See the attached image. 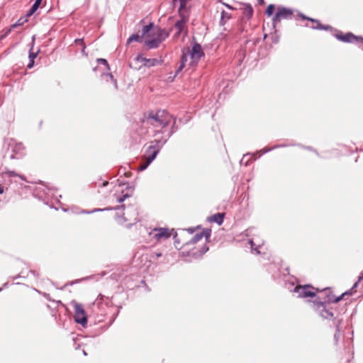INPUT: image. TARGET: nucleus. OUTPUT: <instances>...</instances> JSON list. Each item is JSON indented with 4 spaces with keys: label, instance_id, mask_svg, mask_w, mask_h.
Listing matches in <instances>:
<instances>
[{
    "label": "nucleus",
    "instance_id": "39",
    "mask_svg": "<svg viewBox=\"0 0 363 363\" xmlns=\"http://www.w3.org/2000/svg\"><path fill=\"white\" fill-rule=\"evenodd\" d=\"M34 66V60H29V63L27 65L28 69H31Z\"/></svg>",
    "mask_w": 363,
    "mask_h": 363
},
{
    "label": "nucleus",
    "instance_id": "10",
    "mask_svg": "<svg viewBox=\"0 0 363 363\" xmlns=\"http://www.w3.org/2000/svg\"><path fill=\"white\" fill-rule=\"evenodd\" d=\"M189 55L191 59V64L196 63L202 57H203L204 52L201 45L195 43L189 52Z\"/></svg>",
    "mask_w": 363,
    "mask_h": 363
},
{
    "label": "nucleus",
    "instance_id": "2",
    "mask_svg": "<svg viewBox=\"0 0 363 363\" xmlns=\"http://www.w3.org/2000/svg\"><path fill=\"white\" fill-rule=\"evenodd\" d=\"M174 131L169 133L166 136H162L161 138H156L151 145L147 148L143 159L149 160V162H152L158 155L159 152L164 144L167 142L169 138L173 135Z\"/></svg>",
    "mask_w": 363,
    "mask_h": 363
},
{
    "label": "nucleus",
    "instance_id": "5",
    "mask_svg": "<svg viewBox=\"0 0 363 363\" xmlns=\"http://www.w3.org/2000/svg\"><path fill=\"white\" fill-rule=\"evenodd\" d=\"M294 16V11L291 9L280 6L272 18V24L275 28L281 19H291Z\"/></svg>",
    "mask_w": 363,
    "mask_h": 363
},
{
    "label": "nucleus",
    "instance_id": "27",
    "mask_svg": "<svg viewBox=\"0 0 363 363\" xmlns=\"http://www.w3.org/2000/svg\"><path fill=\"white\" fill-rule=\"evenodd\" d=\"M152 27H153L152 23H150L148 25L144 26L142 28V36L143 37L144 35L147 34L152 30Z\"/></svg>",
    "mask_w": 363,
    "mask_h": 363
},
{
    "label": "nucleus",
    "instance_id": "22",
    "mask_svg": "<svg viewBox=\"0 0 363 363\" xmlns=\"http://www.w3.org/2000/svg\"><path fill=\"white\" fill-rule=\"evenodd\" d=\"M143 36H140L138 34H133L131 35L129 38L127 40V43L130 44V43L135 41V42H141L142 41Z\"/></svg>",
    "mask_w": 363,
    "mask_h": 363
},
{
    "label": "nucleus",
    "instance_id": "46",
    "mask_svg": "<svg viewBox=\"0 0 363 363\" xmlns=\"http://www.w3.org/2000/svg\"><path fill=\"white\" fill-rule=\"evenodd\" d=\"M259 4H263L264 3V0H258Z\"/></svg>",
    "mask_w": 363,
    "mask_h": 363
},
{
    "label": "nucleus",
    "instance_id": "40",
    "mask_svg": "<svg viewBox=\"0 0 363 363\" xmlns=\"http://www.w3.org/2000/svg\"><path fill=\"white\" fill-rule=\"evenodd\" d=\"M184 67V65L181 63V65H179V67H178V69L176 72V74H178L179 72H181Z\"/></svg>",
    "mask_w": 363,
    "mask_h": 363
},
{
    "label": "nucleus",
    "instance_id": "1",
    "mask_svg": "<svg viewBox=\"0 0 363 363\" xmlns=\"http://www.w3.org/2000/svg\"><path fill=\"white\" fill-rule=\"evenodd\" d=\"M143 124L152 130L154 137H157L158 134L166 136L169 133H175L177 130L175 118L165 110L145 114Z\"/></svg>",
    "mask_w": 363,
    "mask_h": 363
},
{
    "label": "nucleus",
    "instance_id": "6",
    "mask_svg": "<svg viewBox=\"0 0 363 363\" xmlns=\"http://www.w3.org/2000/svg\"><path fill=\"white\" fill-rule=\"evenodd\" d=\"M8 145L12 152L10 157L11 160L19 159L25 155V147L21 143L10 139Z\"/></svg>",
    "mask_w": 363,
    "mask_h": 363
},
{
    "label": "nucleus",
    "instance_id": "4",
    "mask_svg": "<svg viewBox=\"0 0 363 363\" xmlns=\"http://www.w3.org/2000/svg\"><path fill=\"white\" fill-rule=\"evenodd\" d=\"M70 304L74 308L75 322L84 326L87 323V317L82 305L76 301H72Z\"/></svg>",
    "mask_w": 363,
    "mask_h": 363
},
{
    "label": "nucleus",
    "instance_id": "30",
    "mask_svg": "<svg viewBox=\"0 0 363 363\" xmlns=\"http://www.w3.org/2000/svg\"><path fill=\"white\" fill-rule=\"evenodd\" d=\"M341 323V320H337V322L335 323V326H336V329H337V331L335 333V334L334 335V339L335 340V342L337 341L338 340V337H339V335H340V325Z\"/></svg>",
    "mask_w": 363,
    "mask_h": 363
},
{
    "label": "nucleus",
    "instance_id": "51",
    "mask_svg": "<svg viewBox=\"0 0 363 363\" xmlns=\"http://www.w3.org/2000/svg\"><path fill=\"white\" fill-rule=\"evenodd\" d=\"M83 353H84V354L85 356L86 355V352H85L84 350L83 351Z\"/></svg>",
    "mask_w": 363,
    "mask_h": 363
},
{
    "label": "nucleus",
    "instance_id": "8",
    "mask_svg": "<svg viewBox=\"0 0 363 363\" xmlns=\"http://www.w3.org/2000/svg\"><path fill=\"white\" fill-rule=\"evenodd\" d=\"M172 233L167 228H154L150 233V235L157 241H161L170 238Z\"/></svg>",
    "mask_w": 363,
    "mask_h": 363
},
{
    "label": "nucleus",
    "instance_id": "11",
    "mask_svg": "<svg viewBox=\"0 0 363 363\" xmlns=\"http://www.w3.org/2000/svg\"><path fill=\"white\" fill-rule=\"evenodd\" d=\"M335 38L342 42L345 43H354L358 41H362L363 38L359 36H356L352 33H347L346 34H343L342 32L338 31L335 35Z\"/></svg>",
    "mask_w": 363,
    "mask_h": 363
},
{
    "label": "nucleus",
    "instance_id": "23",
    "mask_svg": "<svg viewBox=\"0 0 363 363\" xmlns=\"http://www.w3.org/2000/svg\"><path fill=\"white\" fill-rule=\"evenodd\" d=\"M250 244L251 245L252 250L255 251L257 254H259V252L258 251V247L263 245V242H258L257 244H255L254 240H250Z\"/></svg>",
    "mask_w": 363,
    "mask_h": 363
},
{
    "label": "nucleus",
    "instance_id": "45",
    "mask_svg": "<svg viewBox=\"0 0 363 363\" xmlns=\"http://www.w3.org/2000/svg\"><path fill=\"white\" fill-rule=\"evenodd\" d=\"M4 192V188L3 186H0V194H2Z\"/></svg>",
    "mask_w": 363,
    "mask_h": 363
},
{
    "label": "nucleus",
    "instance_id": "13",
    "mask_svg": "<svg viewBox=\"0 0 363 363\" xmlns=\"http://www.w3.org/2000/svg\"><path fill=\"white\" fill-rule=\"evenodd\" d=\"M169 36V33L164 30L160 28H157L152 32V37L160 40L162 43Z\"/></svg>",
    "mask_w": 363,
    "mask_h": 363
},
{
    "label": "nucleus",
    "instance_id": "15",
    "mask_svg": "<svg viewBox=\"0 0 363 363\" xmlns=\"http://www.w3.org/2000/svg\"><path fill=\"white\" fill-rule=\"evenodd\" d=\"M224 214L221 213H216L208 218L211 222H215L218 225H221L223 222Z\"/></svg>",
    "mask_w": 363,
    "mask_h": 363
},
{
    "label": "nucleus",
    "instance_id": "44",
    "mask_svg": "<svg viewBox=\"0 0 363 363\" xmlns=\"http://www.w3.org/2000/svg\"><path fill=\"white\" fill-rule=\"evenodd\" d=\"M362 279H363V271L361 275L359 277V281H361Z\"/></svg>",
    "mask_w": 363,
    "mask_h": 363
},
{
    "label": "nucleus",
    "instance_id": "42",
    "mask_svg": "<svg viewBox=\"0 0 363 363\" xmlns=\"http://www.w3.org/2000/svg\"><path fill=\"white\" fill-rule=\"evenodd\" d=\"M223 4H224L226 7H228V9H233V6H230L229 4H225V3H223Z\"/></svg>",
    "mask_w": 363,
    "mask_h": 363
},
{
    "label": "nucleus",
    "instance_id": "36",
    "mask_svg": "<svg viewBox=\"0 0 363 363\" xmlns=\"http://www.w3.org/2000/svg\"><path fill=\"white\" fill-rule=\"evenodd\" d=\"M130 196L128 194H125L124 195H123L122 196H120V197H118L117 198V201L118 203H122L123 201H125V199L128 197H129Z\"/></svg>",
    "mask_w": 363,
    "mask_h": 363
},
{
    "label": "nucleus",
    "instance_id": "18",
    "mask_svg": "<svg viewBox=\"0 0 363 363\" xmlns=\"http://www.w3.org/2000/svg\"><path fill=\"white\" fill-rule=\"evenodd\" d=\"M123 207H124V206L122 205L121 206H118V207L114 208H94V209H93L91 211L83 210L80 213H85V214H91V213H96V212H100V211H110V210H112V209L116 210V209H119V208H123Z\"/></svg>",
    "mask_w": 363,
    "mask_h": 363
},
{
    "label": "nucleus",
    "instance_id": "48",
    "mask_svg": "<svg viewBox=\"0 0 363 363\" xmlns=\"http://www.w3.org/2000/svg\"><path fill=\"white\" fill-rule=\"evenodd\" d=\"M37 2H39L40 4H41L42 2V0H35Z\"/></svg>",
    "mask_w": 363,
    "mask_h": 363
},
{
    "label": "nucleus",
    "instance_id": "34",
    "mask_svg": "<svg viewBox=\"0 0 363 363\" xmlns=\"http://www.w3.org/2000/svg\"><path fill=\"white\" fill-rule=\"evenodd\" d=\"M104 76L106 77L107 78L110 79V80H111L113 82L114 88H115V89H118L117 82L116 79H114L113 76L111 74H104Z\"/></svg>",
    "mask_w": 363,
    "mask_h": 363
},
{
    "label": "nucleus",
    "instance_id": "20",
    "mask_svg": "<svg viewBox=\"0 0 363 363\" xmlns=\"http://www.w3.org/2000/svg\"><path fill=\"white\" fill-rule=\"evenodd\" d=\"M359 281V280H358L357 281H356V282L354 284L353 286L352 287V289H351L350 291H345V293H343L341 296H338V297L335 298L334 302H335V303L339 302L340 300H342V298H343L345 295H351V294H352V293H353L352 291H353V290H354L355 288H357V287Z\"/></svg>",
    "mask_w": 363,
    "mask_h": 363
},
{
    "label": "nucleus",
    "instance_id": "35",
    "mask_svg": "<svg viewBox=\"0 0 363 363\" xmlns=\"http://www.w3.org/2000/svg\"><path fill=\"white\" fill-rule=\"evenodd\" d=\"M179 1L180 2L179 11H181L182 9H184L186 8L189 0H179Z\"/></svg>",
    "mask_w": 363,
    "mask_h": 363
},
{
    "label": "nucleus",
    "instance_id": "32",
    "mask_svg": "<svg viewBox=\"0 0 363 363\" xmlns=\"http://www.w3.org/2000/svg\"><path fill=\"white\" fill-rule=\"evenodd\" d=\"M203 238V233H196L191 240L192 243H196Z\"/></svg>",
    "mask_w": 363,
    "mask_h": 363
},
{
    "label": "nucleus",
    "instance_id": "16",
    "mask_svg": "<svg viewBox=\"0 0 363 363\" xmlns=\"http://www.w3.org/2000/svg\"><path fill=\"white\" fill-rule=\"evenodd\" d=\"M160 43L161 42L160 41V40H157L154 37H152V38L150 40H146L145 42V45L150 49L158 48Z\"/></svg>",
    "mask_w": 363,
    "mask_h": 363
},
{
    "label": "nucleus",
    "instance_id": "21",
    "mask_svg": "<svg viewBox=\"0 0 363 363\" xmlns=\"http://www.w3.org/2000/svg\"><path fill=\"white\" fill-rule=\"evenodd\" d=\"M230 18V15L225 11H222L221 15H220V23L221 25H225V23Z\"/></svg>",
    "mask_w": 363,
    "mask_h": 363
},
{
    "label": "nucleus",
    "instance_id": "41",
    "mask_svg": "<svg viewBox=\"0 0 363 363\" xmlns=\"http://www.w3.org/2000/svg\"><path fill=\"white\" fill-rule=\"evenodd\" d=\"M75 43L78 45H83V39H76Z\"/></svg>",
    "mask_w": 363,
    "mask_h": 363
},
{
    "label": "nucleus",
    "instance_id": "38",
    "mask_svg": "<svg viewBox=\"0 0 363 363\" xmlns=\"http://www.w3.org/2000/svg\"><path fill=\"white\" fill-rule=\"evenodd\" d=\"M248 155H250V154H247V155H245L243 156V157H242V160H240V164H244V163H245V165H246V166L248 164V160H247L246 162H245V157H246L247 156H248Z\"/></svg>",
    "mask_w": 363,
    "mask_h": 363
},
{
    "label": "nucleus",
    "instance_id": "25",
    "mask_svg": "<svg viewBox=\"0 0 363 363\" xmlns=\"http://www.w3.org/2000/svg\"><path fill=\"white\" fill-rule=\"evenodd\" d=\"M4 174H6V176H8L9 177H20L22 180H25V177H24V176L20 175V174H18V173H16V172H14V171L6 170V172H4Z\"/></svg>",
    "mask_w": 363,
    "mask_h": 363
},
{
    "label": "nucleus",
    "instance_id": "7",
    "mask_svg": "<svg viewBox=\"0 0 363 363\" xmlns=\"http://www.w3.org/2000/svg\"><path fill=\"white\" fill-rule=\"evenodd\" d=\"M293 291L297 294L299 298H308L315 296L317 290L311 286L306 284L296 286Z\"/></svg>",
    "mask_w": 363,
    "mask_h": 363
},
{
    "label": "nucleus",
    "instance_id": "3",
    "mask_svg": "<svg viewBox=\"0 0 363 363\" xmlns=\"http://www.w3.org/2000/svg\"><path fill=\"white\" fill-rule=\"evenodd\" d=\"M335 298L328 297V301L314 302L313 306L316 313L325 319L330 320L335 315L331 308L330 302H334Z\"/></svg>",
    "mask_w": 363,
    "mask_h": 363
},
{
    "label": "nucleus",
    "instance_id": "50",
    "mask_svg": "<svg viewBox=\"0 0 363 363\" xmlns=\"http://www.w3.org/2000/svg\"><path fill=\"white\" fill-rule=\"evenodd\" d=\"M7 284H8L7 283H5V284H4V287H6V286H7Z\"/></svg>",
    "mask_w": 363,
    "mask_h": 363
},
{
    "label": "nucleus",
    "instance_id": "37",
    "mask_svg": "<svg viewBox=\"0 0 363 363\" xmlns=\"http://www.w3.org/2000/svg\"><path fill=\"white\" fill-rule=\"evenodd\" d=\"M188 55L183 53L181 59V63L183 64L185 66V63L187 61Z\"/></svg>",
    "mask_w": 363,
    "mask_h": 363
},
{
    "label": "nucleus",
    "instance_id": "43",
    "mask_svg": "<svg viewBox=\"0 0 363 363\" xmlns=\"http://www.w3.org/2000/svg\"><path fill=\"white\" fill-rule=\"evenodd\" d=\"M155 255H156L157 257H160L162 256V253H160V252H157Z\"/></svg>",
    "mask_w": 363,
    "mask_h": 363
},
{
    "label": "nucleus",
    "instance_id": "14",
    "mask_svg": "<svg viewBox=\"0 0 363 363\" xmlns=\"http://www.w3.org/2000/svg\"><path fill=\"white\" fill-rule=\"evenodd\" d=\"M138 60L140 61L145 66L153 67L159 63V60L155 58L147 59L143 57H138Z\"/></svg>",
    "mask_w": 363,
    "mask_h": 363
},
{
    "label": "nucleus",
    "instance_id": "31",
    "mask_svg": "<svg viewBox=\"0 0 363 363\" xmlns=\"http://www.w3.org/2000/svg\"><path fill=\"white\" fill-rule=\"evenodd\" d=\"M275 10V6L274 4H269L266 10V14L269 16H272Z\"/></svg>",
    "mask_w": 363,
    "mask_h": 363
},
{
    "label": "nucleus",
    "instance_id": "28",
    "mask_svg": "<svg viewBox=\"0 0 363 363\" xmlns=\"http://www.w3.org/2000/svg\"><path fill=\"white\" fill-rule=\"evenodd\" d=\"M96 61L99 65H103L104 66L105 69H109V65L106 60L103 58H98Z\"/></svg>",
    "mask_w": 363,
    "mask_h": 363
},
{
    "label": "nucleus",
    "instance_id": "47",
    "mask_svg": "<svg viewBox=\"0 0 363 363\" xmlns=\"http://www.w3.org/2000/svg\"><path fill=\"white\" fill-rule=\"evenodd\" d=\"M37 2H39L40 4H41L42 2V0H35Z\"/></svg>",
    "mask_w": 363,
    "mask_h": 363
},
{
    "label": "nucleus",
    "instance_id": "52",
    "mask_svg": "<svg viewBox=\"0 0 363 363\" xmlns=\"http://www.w3.org/2000/svg\"><path fill=\"white\" fill-rule=\"evenodd\" d=\"M2 291V288H0V291Z\"/></svg>",
    "mask_w": 363,
    "mask_h": 363
},
{
    "label": "nucleus",
    "instance_id": "12",
    "mask_svg": "<svg viewBox=\"0 0 363 363\" xmlns=\"http://www.w3.org/2000/svg\"><path fill=\"white\" fill-rule=\"evenodd\" d=\"M300 16L303 20H308V21H310L311 22L312 25L309 26V25L307 24L306 26L311 27L313 29L326 30H332L333 29V28L331 26H323V25H322L320 23L319 21L315 20V19H313V18H308V17H306L303 14H300Z\"/></svg>",
    "mask_w": 363,
    "mask_h": 363
},
{
    "label": "nucleus",
    "instance_id": "9",
    "mask_svg": "<svg viewBox=\"0 0 363 363\" xmlns=\"http://www.w3.org/2000/svg\"><path fill=\"white\" fill-rule=\"evenodd\" d=\"M189 18L187 16L181 15V18L178 20L174 25V28L177 30L175 33V36L179 37L183 33L186 35L187 33V27L186 24L188 23Z\"/></svg>",
    "mask_w": 363,
    "mask_h": 363
},
{
    "label": "nucleus",
    "instance_id": "26",
    "mask_svg": "<svg viewBox=\"0 0 363 363\" xmlns=\"http://www.w3.org/2000/svg\"><path fill=\"white\" fill-rule=\"evenodd\" d=\"M34 40H35V38L33 37V39H32V41H33L32 42V46H33ZM32 50H33V47H31V48L30 50L28 58H29V60H35V59L36 58V57L38 56V55L39 53V50H38L35 52H33L32 51Z\"/></svg>",
    "mask_w": 363,
    "mask_h": 363
},
{
    "label": "nucleus",
    "instance_id": "29",
    "mask_svg": "<svg viewBox=\"0 0 363 363\" xmlns=\"http://www.w3.org/2000/svg\"><path fill=\"white\" fill-rule=\"evenodd\" d=\"M151 164V162H149V160H144L143 158V163L140 165V167H138V169L140 171H143L145 170L150 164Z\"/></svg>",
    "mask_w": 363,
    "mask_h": 363
},
{
    "label": "nucleus",
    "instance_id": "24",
    "mask_svg": "<svg viewBox=\"0 0 363 363\" xmlns=\"http://www.w3.org/2000/svg\"><path fill=\"white\" fill-rule=\"evenodd\" d=\"M40 5V4L39 2H37L36 1H35L34 4H33V6L30 7L28 12L27 13V16H32L36 11V10L39 8Z\"/></svg>",
    "mask_w": 363,
    "mask_h": 363
},
{
    "label": "nucleus",
    "instance_id": "17",
    "mask_svg": "<svg viewBox=\"0 0 363 363\" xmlns=\"http://www.w3.org/2000/svg\"><path fill=\"white\" fill-rule=\"evenodd\" d=\"M26 17H28L26 16ZM28 21L27 18H20L15 23L11 25V28L6 32L4 36L7 35L12 29L23 26Z\"/></svg>",
    "mask_w": 363,
    "mask_h": 363
},
{
    "label": "nucleus",
    "instance_id": "19",
    "mask_svg": "<svg viewBox=\"0 0 363 363\" xmlns=\"http://www.w3.org/2000/svg\"><path fill=\"white\" fill-rule=\"evenodd\" d=\"M286 147V145H284V144H281V145H275L271 148H264L263 150H260L259 152H257L256 153H254L253 155H250L251 157H255L256 155H257L258 153H259V157L260 155H263V154H265L272 150H274L276 148H278V147Z\"/></svg>",
    "mask_w": 363,
    "mask_h": 363
},
{
    "label": "nucleus",
    "instance_id": "49",
    "mask_svg": "<svg viewBox=\"0 0 363 363\" xmlns=\"http://www.w3.org/2000/svg\"><path fill=\"white\" fill-rule=\"evenodd\" d=\"M107 184H108V182H106L104 183V185L106 186Z\"/></svg>",
    "mask_w": 363,
    "mask_h": 363
},
{
    "label": "nucleus",
    "instance_id": "33",
    "mask_svg": "<svg viewBox=\"0 0 363 363\" xmlns=\"http://www.w3.org/2000/svg\"><path fill=\"white\" fill-rule=\"evenodd\" d=\"M245 12L248 17H251L253 14V9L250 5H247L245 8Z\"/></svg>",
    "mask_w": 363,
    "mask_h": 363
}]
</instances>
